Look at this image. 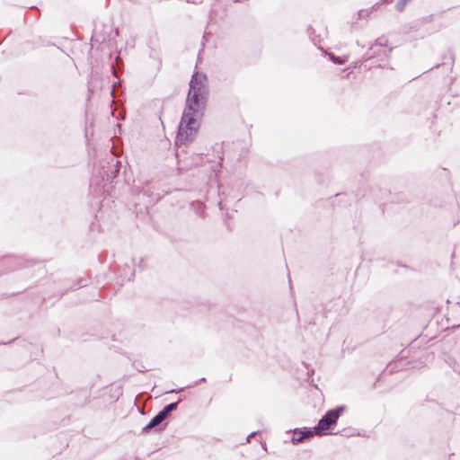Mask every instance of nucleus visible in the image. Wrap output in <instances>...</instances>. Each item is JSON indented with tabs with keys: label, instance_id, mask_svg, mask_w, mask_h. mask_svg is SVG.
Instances as JSON below:
<instances>
[{
	"label": "nucleus",
	"instance_id": "17",
	"mask_svg": "<svg viewBox=\"0 0 460 460\" xmlns=\"http://www.w3.org/2000/svg\"><path fill=\"white\" fill-rule=\"evenodd\" d=\"M259 431H253L247 437V441L250 442V439L252 438L253 436H255Z\"/></svg>",
	"mask_w": 460,
	"mask_h": 460
},
{
	"label": "nucleus",
	"instance_id": "16",
	"mask_svg": "<svg viewBox=\"0 0 460 460\" xmlns=\"http://www.w3.org/2000/svg\"><path fill=\"white\" fill-rule=\"evenodd\" d=\"M259 431H253L247 437V441L250 442V439L252 438L253 436H255Z\"/></svg>",
	"mask_w": 460,
	"mask_h": 460
},
{
	"label": "nucleus",
	"instance_id": "20",
	"mask_svg": "<svg viewBox=\"0 0 460 460\" xmlns=\"http://www.w3.org/2000/svg\"><path fill=\"white\" fill-rule=\"evenodd\" d=\"M382 2L385 4H388V3L392 2V0H382Z\"/></svg>",
	"mask_w": 460,
	"mask_h": 460
},
{
	"label": "nucleus",
	"instance_id": "15",
	"mask_svg": "<svg viewBox=\"0 0 460 460\" xmlns=\"http://www.w3.org/2000/svg\"><path fill=\"white\" fill-rule=\"evenodd\" d=\"M96 183V185H99V178L97 176H93L92 179H91V183L90 185L92 186L93 183Z\"/></svg>",
	"mask_w": 460,
	"mask_h": 460
},
{
	"label": "nucleus",
	"instance_id": "13",
	"mask_svg": "<svg viewBox=\"0 0 460 460\" xmlns=\"http://www.w3.org/2000/svg\"><path fill=\"white\" fill-rule=\"evenodd\" d=\"M86 282H87V281H86L85 279H79V281H78V283H77L76 285H75V286L71 287L70 288H71V289H77V288H79L80 287H84V286H86V285H87V284H86Z\"/></svg>",
	"mask_w": 460,
	"mask_h": 460
},
{
	"label": "nucleus",
	"instance_id": "18",
	"mask_svg": "<svg viewBox=\"0 0 460 460\" xmlns=\"http://www.w3.org/2000/svg\"><path fill=\"white\" fill-rule=\"evenodd\" d=\"M138 268L141 269V270L146 268V266L144 265V260L143 259L140 260V261L138 263Z\"/></svg>",
	"mask_w": 460,
	"mask_h": 460
},
{
	"label": "nucleus",
	"instance_id": "1",
	"mask_svg": "<svg viewBox=\"0 0 460 460\" xmlns=\"http://www.w3.org/2000/svg\"><path fill=\"white\" fill-rule=\"evenodd\" d=\"M206 82L207 75L198 72H194L190 81L185 109L176 136V140L181 144L192 143L199 128L200 125L198 119L203 116L208 93Z\"/></svg>",
	"mask_w": 460,
	"mask_h": 460
},
{
	"label": "nucleus",
	"instance_id": "19",
	"mask_svg": "<svg viewBox=\"0 0 460 460\" xmlns=\"http://www.w3.org/2000/svg\"><path fill=\"white\" fill-rule=\"evenodd\" d=\"M181 391H183V388H180V390H178V391L172 390V391H171V393H173V392H175V393H179V392H181Z\"/></svg>",
	"mask_w": 460,
	"mask_h": 460
},
{
	"label": "nucleus",
	"instance_id": "6",
	"mask_svg": "<svg viewBox=\"0 0 460 460\" xmlns=\"http://www.w3.org/2000/svg\"><path fill=\"white\" fill-rule=\"evenodd\" d=\"M292 434L291 442L294 445L301 443L305 438H312L315 435L312 428L294 429Z\"/></svg>",
	"mask_w": 460,
	"mask_h": 460
},
{
	"label": "nucleus",
	"instance_id": "2",
	"mask_svg": "<svg viewBox=\"0 0 460 460\" xmlns=\"http://www.w3.org/2000/svg\"><path fill=\"white\" fill-rule=\"evenodd\" d=\"M387 47V40L384 37L377 38L373 43L370 44L368 50L363 55L360 61V66L365 69H370L373 66L385 67V62L388 60L394 48Z\"/></svg>",
	"mask_w": 460,
	"mask_h": 460
},
{
	"label": "nucleus",
	"instance_id": "21",
	"mask_svg": "<svg viewBox=\"0 0 460 460\" xmlns=\"http://www.w3.org/2000/svg\"><path fill=\"white\" fill-rule=\"evenodd\" d=\"M11 342H12V341H7V342H2V341H0V345H1V344L6 345V344H10Z\"/></svg>",
	"mask_w": 460,
	"mask_h": 460
},
{
	"label": "nucleus",
	"instance_id": "4",
	"mask_svg": "<svg viewBox=\"0 0 460 460\" xmlns=\"http://www.w3.org/2000/svg\"><path fill=\"white\" fill-rule=\"evenodd\" d=\"M119 168L120 162L114 158H111V161L102 163V169L99 172L101 181H112L119 174Z\"/></svg>",
	"mask_w": 460,
	"mask_h": 460
},
{
	"label": "nucleus",
	"instance_id": "3",
	"mask_svg": "<svg viewBox=\"0 0 460 460\" xmlns=\"http://www.w3.org/2000/svg\"><path fill=\"white\" fill-rule=\"evenodd\" d=\"M345 409V405H338L335 408L327 411L319 420L317 425L312 428L315 435L322 437L324 435L333 434L328 430L332 429L336 426L339 418L344 412Z\"/></svg>",
	"mask_w": 460,
	"mask_h": 460
},
{
	"label": "nucleus",
	"instance_id": "12",
	"mask_svg": "<svg viewBox=\"0 0 460 460\" xmlns=\"http://www.w3.org/2000/svg\"><path fill=\"white\" fill-rule=\"evenodd\" d=\"M448 58L451 62V65L453 66L454 62H455V54L450 50L448 55H444L443 56V64L446 63V59Z\"/></svg>",
	"mask_w": 460,
	"mask_h": 460
},
{
	"label": "nucleus",
	"instance_id": "10",
	"mask_svg": "<svg viewBox=\"0 0 460 460\" xmlns=\"http://www.w3.org/2000/svg\"><path fill=\"white\" fill-rule=\"evenodd\" d=\"M402 353H403V350L400 353V356H401L400 358L396 359L394 362H391L388 364L387 368H389L390 373L398 372L402 369V367L398 366V364H400L403 358Z\"/></svg>",
	"mask_w": 460,
	"mask_h": 460
},
{
	"label": "nucleus",
	"instance_id": "9",
	"mask_svg": "<svg viewBox=\"0 0 460 460\" xmlns=\"http://www.w3.org/2000/svg\"><path fill=\"white\" fill-rule=\"evenodd\" d=\"M122 271L123 272L120 273V277H122L123 280L130 281L135 275V270L128 264L125 265Z\"/></svg>",
	"mask_w": 460,
	"mask_h": 460
},
{
	"label": "nucleus",
	"instance_id": "22",
	"mask_svg": "<svg viewBox=\"0 0 460 460\" xmlns=\"http://www.w3.org/2000/svg\"><path fill=\"white\" fill-rule=\"evenodd\" d=\"M440 65H441V64H437V65H435V66H434V68H438V67H439V66H440ZM431 69H433V67H432Z\"/></svg>",
	"mask_w": 460,
	"mask_h": 460
},
{
	"label": "nucleus",
	"instance_id": "5",
	"mask_svg": "<svg viewBox=\"0 0 460 460\" xmlns=\"http://www.w3.org/2000/svg\"><path fill=\"white\" fill-rule=\"evenodd\" d=\"M164 420L158 413H156L150 420V421L145 427L142 428L141 433L147 434L151 430H153L155 433L162 432L163 430L165 429V428L167 426V423H164Z\"/></svg>",
	"mask_w": 460,
	"mask_h": 460
},
{
	"label": "nucleus",
	"instance_id": "14",
	"mask_svg": "<svg viewBox=\"0 0 460 460\" xmlns=\"http://www.w3.org/2000/svg\"><path fill=\"white\" fill-rule=\"evenodd\" d=\"M203 382H206V378L205 377H201L199 380L194 382L192 385H190L188 387H194V386H196L199 384L203 383Z\"/></svg>",
	"mask_w": 460,
	"mask_h": 460
},
{
	"label": "nucleus",
	"instance_id": "23",
	"mask_svg": "<svg viewBox=\"0 0 460 460\" xmlns=\"http://www.w3.org/2000/svg\"><path fill=\"white\" fill-rule=\"evenodd\" d=\"M243 0H234V3H241Z\"/></svg>",
	"mask_w": 460,
	"mask_h": 460
},
{
	"label": "nucleus",
	"instance_id": "8",
	"mask_svg": "<svg viewBox=\"0 0 460 460\" xmlns=\"http://www.w3.org/2000/svg\"><path fill=\"white\" fill-rule=\"evenodd\" d=\"M190 207L199 217H203L205 213V204L199 200L192 201Z\"/></svg>",
	"mask_w": 460,
	"mask_h": 460
},
{
	"label": "nucleus",
	"instance_id": "7",
	"mask_svg": "<svg viewBox=\"0 0 460 460\" xmlns=\"http://www.w3.org/2000/svg\"><path fill=\"white\" fill-rule=\"evenodd\" d=\"M178 403H179L178 402H171L169 404H166L157 413L165 420L170 416L171 412L177 410Z\"/></svg>",
	"mask_w": 460,
	"mask_h": 460
},
{
	"label": "nucleus",
	"instance_id": "11",
	"mask_svg": "<svg viewBox=\"0 0 460 460\" xmlns=\"http://www.w3.org/2000/svg\"><path fill=\"white\" fill-rule=\"evenodd\" d=\"M329 56V58L334 63V64H337V65H342L345 63V59L341 57H337L335 56L334 54L332 53H329L328 54Z\"/></svg>",
	"mask_w": 460,
	"mask_h": 460
}]
</instances>
